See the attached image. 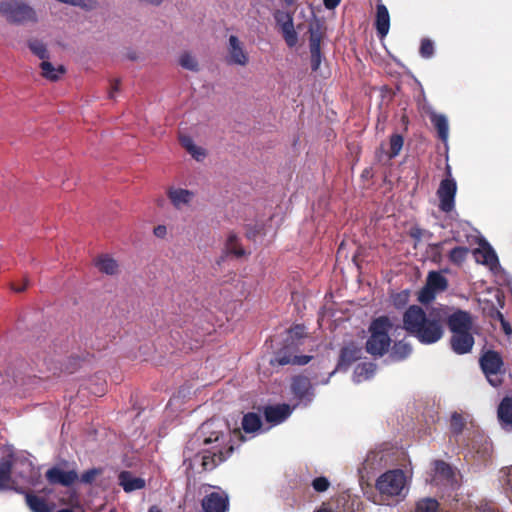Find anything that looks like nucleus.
<instances>
[{"label": "nucleus", "mask_w": 512, "mask_h": 512, "mask_svg": "<svg viewBox=\"0 0 512 512\" xmlns=\"http://www.w3.org/2000/svg\"><path fill=\"white\" fill-rule=\"evenodd\" d=\"M402 323L403 329L421 344H434L444 336V308L425 311L418 305H411L403 313Z\"/></svg>", "instance_id": "f257e3e1"}, {"label": "nucleus", "mask_w": 512, "mask_h": 512, "mask_svg": "<svg viewBox=\"0 0 512 512\" xmlns=\"http://www.w3.org/2000/svg\"><path fill=\"white\" fill-rule=\"evenodd\" d=\"M213 425V422L203 424V429L208 434L203 439V444L207 447L196 454V458L201 461L200 465L203 471L214 470L225 462L234 451L230 433L214 430L212 429Z\"/></svg>", "instance_id": "f03ea898"}, {"label": "nucleus", "mask_w": 512, "mask_h": 512, "mask_svg": "<svg viewBox=\"0 0 512 512\" xmlns=\"http://www.w3.org/2000/svg\"><path fill=\"white\" fill-rule=\"evenodd\" d=\"M392 326L388 316H379L371 321L368 328L370 335L365 344L368 354L373 357H382L389 351L391 347L389 332Z\"/></svg>", "instance_id": "7ed1b4c3"}, {"label": "nucleus", "mask_w": 512, "mask_h": 512, "mask_svg": "<svg viewBox=\"0 0 512 512\" xmlns=\"http://www.w3.org/2000/svg\"><path fill=\"white\" fill-rule=\"evenodd\" d=\"M479 367L493 387H499L503 383L506 373L505 363L502 355L493 349L482 350L479 356Z\"/></svg>", "instance_id": "20e7f679"}, {"label": "nucleus", "mask_w": 512, "mask_h": 512, "mask_svg": "<svg viewBox=\"0 0 512 512\" xmlns=\"http://www.w3.org/2000/svg\"><path fill=\"white\" fill-rule=\"evenodd\" d=\"M0 14L10 23L37 22L36 11L21 0L0 1Z\"/></svg>", "instance_id": "39448f33"}, {"label": "nucleus", "mask_w": 512, "mask_h": 512, "mask_svg": "<svg viewBox=\"0 0 512 512\" xmlns=\"http://www.w3.org/2000/svg\"><path fill=\"white\" fill-rule=\"evenodd\" d=\"M405 483L406 477L402 470H389L377 479L376 488L383 495L398 496L404 489Z\"/></svg>", "instance_id": "423d86ee"}, {"label": "nucleus", "mask_w": 512, "mask_h": 512, "mask_svg": "<svg viewBox=\"0 0 512 512\" xmlns=\"http://www.w3.org/2000/svg\"><path fill=\"white\" fill-rule=\"evenodd\" d=\"M447 177L441 180L437 190L439 199V209L442 212L450 213L455 207V196L457 192V183L451 175V168L449 165L446 167Z\"/></svg>", "instance_id": "0eeeda50"}, {"label": "nucleus", "mask_w": 512, "mask_h": 512, "mask_svg": "<svg viewBox=\"0 0 512 512\" xmlns=\"http://www.w3.org/2000/svg\"><path fill=\"white\" fill-rule=\"evenodd\" d=\"M448 280L438 271L428 273L425 286L419 291L418 301L422 304L431 303L436 294L448 288Z\"/></svg>", "instance_id": "6e6552de"}, {"label": "nucleus", "mask_w": 512, "mask_h": 512, "mask_svg": "<svg viewBox=\"0 0 512 512\" xmlns=\"http://www.w3.org/2000/svg\"><path fill=\"white\" fill-rule=\"evenodd\" d=\"M444 308V325L447 324L452 334L471 331L473 327V319L469 312L457 309L453 313H449V307Z\"/></svg>", "instance_id": "1a4fd4ad"}, {"label": "nucleus", "mask_w": 512, "mask_h": 512, "mask_svg": "<svg viewBox=\"0 0 512 512\" xmlns=\"http://www.w3.org/2000/svg\"><path fill=\"white\" fill-rule=\"evenodd\" d=\"M249 52L245 44L236 35H230L227 43L226 63L245 67L249 64Z\"/></svg>", "instance_id": "9d476101"}, {"label": "nucleus", "mask_w": 512, "mask_h": 512, "mask_svg": "<svg viewBox=\"0 0 512 512\" xmlns=\"http://www.w3.org/2000/svg\"><path fill=\"white\" fill-rule=\"evenodd\" d=\"M45 478L50 485L69 487L79 480V475L75 469L65 471L59 466H53L46 471Z\"/></svg>", "instance_id": "9b49d317"}, {"label": "nucleus", "mask_w": 512, "mask_h": 512, "mask_svg": "<svg viewBox=\"0 0 512 512\" xmlns=\"http://www.w3.org/2000/svg\"><path fill=\"white\" fill-rule=\"evenodd\" d=\"M201 506L204 512H228V494L225 491L211 492L202 499Z\"/></svg>", "instance_id": "f8f14e48"}, {"label": "nucleus", "mask_w": 512, "mask_h": 512, "mask_svg": "<svg viewBox=\"0 0 512 512\" xmlns=\"http://www.w3.org/2000/svg\"><path fill=\"white\" fill-rule=\"evenodd\" d=\"M475 340L471 331L452 334L450 338V346L453 352L458 355L470 353L474 346Z\"/></svg>", "instance_id": "ddd939ff"}, {"label": "nucleus", "mask_w": 512, "mask_h": 512, "mask_svg": "<svg viewBox=\"0 0 512 512\" xmlns=\"http://www.w3.org/2000/svg\"><path fill=\"white\" fill-rule=\"evenodd\" d=\"M360 357L361 348L354 342H350L341 348L336 370H347Z\"/></svg>", "instance_id": "4468645a"}, {"label": "nucleus", "mask_w": 512, "mask_h": 512, "mask_svg": "<svg viewBox=\"0 0 512 512\" xmlns=\"http://www.w3.org/2000/svg\"><path fill=\"white\" fill-rule=\"evenodd\" d=\"M291 390L299 400H311L313 396L312 385L310 379L306 376L298 375L293 377L291 382Z\"/></svg>", "instance_id": "2eb2a0df"}, {"label": "nucleus", "mask_w": 512, "mask_h": 512, "mask_svg": "<svg viewBox=\"0 0 512 512\" xmlns=\"http://www.w3.org/2000/svg\"><path fill=\"white\" fill-rule=\"evenodd\" d=\"M13 454H9L0 460V491L14 488L12 480Z\"/></svg>", "instance_id": "dca6fc26"}, {"label": "nucleus", "mask_w": 512, "mask_h": 512, "mask_svg": "<svg viewBox=\"0 0 512 512\" xmlns=\"http://www.w3.org/2000/svg\"><path fill=\"white\" fill-rule=\"evenodd\" d=\"M375 28L380 38L388 34L390 28V16L387 7L380 3L376 6Z\"/></svg>", "instance_id": "f3484780"}, {"label": "nucleus", "mask_w": 512, "mask_h": 512, "mask_svg": "<svg viewBox=\"0 0 512 512\" xmlns=\"http://www.w3.org/2000/svg\"><path fill=\"white\" fill-rule=\"evenodd\" d=\"M290 415V408L287 404L267 406L264 410L265 420L269 423L279 424Z\"/></svg>", "instance_id": "a211bd4d"}, {"label": "nucleus", "mask_w": 512, "mask_h": 512, "mask_svg": "<svg viewBox=\"0 0 512 512\" xmlns=\"http://www.w3.org/2000/svg\"><path fill=\"white\" fill-rule=\"evenodd\" d=\"M18 493H24L26 505L31 512H51V508L45 498L37 496L33 492H24L22 489H15Z\"/></svg>", "instance_id": "6ab92c4d"}, {"label": "nucleus", "mask_w": 512, "mask_h": 512, "mask_svg": "<svg viewBox=\"0 0 512 512\" xmlns=\"http://www.w3.org/2000/svg\"><path fill=\"white\" fill-rule=\"evenodd\" d=\"M119 484L125 492L140 490L145 487V480L140 477H134L129 471H122L119 474Z\"/></svg>", "instance_id": "aec40b11"}, {"label": "nucleus", "mask_w": 512, "mask_h": 512, "mask_svg": "<svg viewBox=\"0 0 512 512\" xmlns=\"http://www.w3.org/2000/svg\"><path fill=\"white\" fill-rule=\"evenodd\" d=\"M167 195L171 203L178 209L183 205L190 203L193 198V193L191 191L182 188H170Z\"/></svg>", "instance_id": "412c9836"}, {"label": "nucleus", "mask_w": 512, "mask_h": 512, "mask_svg": "<svg viewBox=\"0 0 512 512\" xmlns=\"http://www.w3.org/2000/svg\"><path fill=\"white\" fill-rule=\"evenodd\" d=\"M497 414L503 427L512 425V398L505 397L502 399L498 406Z\"/></svg>", "instance_id": "4be33fe9"}, {"label": "nucleus", "mask_w": 512, "mask_h": 512, "mask_svg": "<svg viewBox=\"0 0 512 512\" xmlns=\"http://www.w3.org/2000/svg\"><path fill=\"white\" fill-rule=\"evenodd\" d=\"M95 266L107 275H114L118 272V263L108 255H101L95 259Z\"/></svg>", "instance_id": "5701e85b"}, {"label": "nucleus", "mask_w": 512, "mask_h": 512, "mask_svg": "<svg viewBox=\"0 0 512 512\" xmlns=\"http://www.w3.org/2000/svg\"><path fill=\"white\" fill-rule=\"evenodd\" d=\"M430 120L438 133V137L442 141H446L449 134V126L446 116L442 114L433 113L430 116Z\"/></svg>", "instance_id": "b1692460"}, {"label": "nucleus", "mask_w": 512, "mask_h": 512, "mask_svg": "<svg viewBox=\"0 0 512 512\" xmlns=\"http://www.w3.org/2000/svg\"><path fill=\"white\" fill-rule=\"evenodd\" d=\"M412 352V347L404 340L397 341L391 347L390 358L394 361H401L407 358Z\"/></svg>", "instance_id": "393cba45"}, {"label": "nucleus", "mask_w": 512, "mask_h": 512, "mask_svg": "<svg viewBox=\"0 0 512 512\" xmlns=\"http://www.w3.org/2000/svg\"><path fill=\"white\" fill-rule=\"evenodd\" d=\"M474 255L478 262H481L488 266H494L498 263V257L491 246L484 247L482 249H476Z\"/></svg>", "instance_id": "a878e982"}, {"label": "nucleus", "mask_w": 512, "mask_h": 512, "mask_svg": "<svg viewBox=\"0 0 512 512\" xmlns=\"http://www.w3.org/2000/svg\"><path fill=\"white\" fill-rule=\"evenodd\" d=\"M40 68L42 70V76L51 81H57L60 76L66 72L64 66L59 65L55 68L51 62L45 60L41 62Z\"/></svg>", "instance_id": "bb28decb"}, {"label": "nucleus", "mask_w": 512, "mask_h": 512, "mask_svg": "<svg viewBox=\"0 0 512 512\" xmlns=\"http://www.w3.org/2000/svg\"><path fill=\"white\" fill-rule=\"evenodd\" d=\"M262 426L261 418L254 412L245 414L242 418V428L246 433H253L259 430Z\"/></svg>", "instance_id": "cd10ccee"}, {"label": "nucleus", "mask_w": 512, "mask_h": 512, "mask_svg": "<svg viewBox=\"0 0 512 512\" xmlns=\"http://www.w3.org/2000/svg\"><path fill=\"white\" fill-rule=\"evenodd\" d=\"M294 355L290 348L283 347L282 349L278 350L273 359H271L270 363L272 365H279V366H285V365H292Z\"/></svg>", "instance_id": "c85d7f7f"}, {"label": "nucleus", "mask_w": 512, "mask_h": 512, "mask_svg": "<svg viewBox=\"0 0 512 512\" xmlns=\"http://www.w3.org/2000/svg\"><path fill=\"white\" fill-rule=\"evenodd\" d=\"M226 251L228 254H232L237 258L245 255V250L239 244L238 237L235 233L231 232L227 238Z\"/></svg>", "instance_id": "c756f323"}, {"label": "nucleus", "mask_w": 512, "mask_h": 512, "mask_svg": "<svg viewBox=\"0 0 512 512\" xmlns=\"http://www.w3.org/2000/svg\"><path fill=\"white\" fill-rule=\"evenodd\" d=\"M414 512H439V502L434 498H423L416 502Z\"/></svg>", "instance_id": "7c9ffc66"}, {"label": "nucleus", "mask_w": 512, "mask_h": 512, "mask_svg": "<svg viewBox=\"0 0 512 512\" xmlns=\"http://www.w3.org/2000/svg\"><path fill=\"white\" fill-rule=\"evenodd\" d=\"M280 30L282 32V35H283V38H284L286 44L289 47L295 46L298 41V36L294 29L293 21L285 23L284 25H281Z\"/></svg>", "instance_id": "2f4dec72"}, {"label": "nucleus", "mask_w": 512, "mask_h": 512, "mask_svg": "<svg viewBox=\"0 0 512 512\" xmlns=\"http://www.w3.org/2000/svg\"><path fill=\"white\" fill-rule=\"evenodd\" d=\"M28 47L34 55H36L43 61L49 58L46 45L42 41L38 39H30L28 41Z\"/></svg>", "instance_id": "473e14b6"}, {"label": "nucleus", "mask_w": 512, "mask_h": 512, "mask_svg": "<svg viewBox=\"0 0 512 512\" xmlns=\"http://www.w3.org/2000/svg\"><path fill=\"white\" fill-rule=\"evenodd\" d=\"M469 249L464 246H457L453 248L449 253V260L455 265H462L466 260Z\"/></svg>", "instance_id": "72a5a7b5"}, {"label": "nucleus", "mask_w": 512, "mask_h": 512, "mask_svg": "<svg viewBox=\"0 0 512 512\" xmlns=\"http://www.w3.org/2000/svg\"><path fill=\"white\" fill-rule=\"evenodd\" d=\"M404 144L403 136L400 134H392L390 136V151L388 152V158L393 159L399 155Z\"/></svg>", "instance_id": "f704fd0d"}, {"label": "nucleus", "mask_w": 512, "mask_h": 512, "mask_svg": "<svg viewBox=\"0 0 512 512\" xmlns=\"http://www.w3.org/2000/svg\"><path fill=\"white\" fill-rule=\"evenodd\" d=\"M434 471L446 480H450L454 476L451 466L443 460H436L434 462Z\"/></svg>", "instance_id": "c9c22d12"}, {"label": "nucleus", "mask_w": 512, "mask_h": 512, "mask_svg": "<svg viewBox=\"0 0 512 512\" xmlns=\"http://www.w3.org/2000/svg\"><path fill=\"white\" fill-rule=\"evenodd\" d=\"M179 64L190 71H197L198 70V62L194 56H192L190 53L185 52L180 56Z\"/></svg>", "instance_id": "e433bc0d"}, {"label": "nucleus", "mask_w": 512, "mask_h": 512, "mask_svg": "<svg viewBox=\"0 0 512 512\" xmlns=\"http://www.w3.org/2000/svg\"><path fill=\"white\" fill-rule=\"evenodd\" d=\"M464 427H465V420H464L463 416L457 412H454L452 414L451 420H450L451 431L454 434L459 435L462 433Z\"/></svg>", "instance_id": "4c0bfd02"}, {"label": "nucleus", "mask_w": 512, "mask_h": 512, "mask_svg": "<svg viewBox=\"0 0 512 512\" xmlns=\"http://www.w3.org/2000/svg\"><path fill=\"white\" fill-rule=\"evenodd\" d=\"M102 473V468H92L83 472L79 479L84 484H92L95 481V479Z\"/></svg>", "instance_id": "58836bf2"}, {"label": "nucleus", "mask_w": 512, "mask_h": 512, "mask_svg": "<svg viewBox=\"0 0 512 512\" xmlns=\"http://www.w3.org/2000/svg\"><path fill=\"white\" fill-rule=\"evenodd\" d=\"M420 55L423 58H430L434 54V44L430 39H423L420 45Z\"/></svg>", "instance_id": "ea45409f"}, {"label": "nucleus", "mask_w": 512, "mask_h": 512, "mask_svg": "<svg viewBox=\"0 0 512 512\" xmlns=\"http://www.w3.org/2000/svg\"><path fill=\"white\" fill-rule=\"evenodd\" d=\"M330 486L329 480L324 477H317L312 481V487L316 492H325Z\"/></svg>", "instance_id": "a19ab883"}, {"label": "nucleus", "mask_w": 512, "mask_h": 512, "mask_svg": "<svg viewBox=\"0 0 512 512\" xmlns=\"http://www.w3.org/2000/svg\"><path fill=\"white\" fill-rule=\"evenodd\" d=\"M321 34L317 31L310 30L309 49L310 51H321Z\"/></svg>", "instance_id": "79ce46f5"}, {"label": "nucleus", "mask_w": 512, "mask_h": 512, "mask_svg": "<svg viewBox=\"0 0 512 512\" xmlns=\"http://www.w3.org/2000/svg\"><path fill=\"white\" fill-rule=\"evenodd\" d=\"M274 18H275L277 25H279V26L293 21V17L289 12H284V11H280V10H277L274 13Z\"/></svg>", "instance_id": "37998d69"}, {"label": "nucleus", "mask_w": 512, "mask_h": 512, "mask_svg": "<svg viewBox=\"0 0 512 512\" xmlns=\"http://www.w3.org/2000/svg\"><path fill=\"white\" fill-rule=\"evenodd\" d=\"M310 54L311 70L313 72H316L320 67L322 61V54L321 51H310Z\"/></svg>", "instance_id": "c03bdc74"}, {"label": "nucleus", "mask_w": 512, "mask_h": 512, "mask_svg": "<svg viewBox=\"0 0 512 512\" xmlns=\"http://www.w3.org/2000/svg\"><path fill=\"white\" fill-rule=\"evenodd\" d=\"M191 156L197 161H201L205 158L206 153L205 150L199 146L194 145L192 149L188 152Z\"/></svg>", "instance_id": "a18cd8bd"}, {"label": "nucleus", "mask_w": 512, "mask_h": 512, "mask_svg": "<svg viewBox=\"0 0 512 512\" xmlns=\"http://www.w3.org/2000/svg\"><path fill=\"white\" fill-rule=\"evenodd\" d=\"M312 359V356H308V355H294V358H293V362H292V365H306L310 362V360Z\"/></svg>", "instance_id": "49530a36"}, {"label": "nucleus", "mask_w": 512, "mask_h": 512, "mask_svg": "<svg viewBox=\"0 0 512 512\" xmlns=\"http://www.w3.org/2000/svg\"><path fill=\"white\" fill-rule=\"evenodd\" d=\"M180 143L187 150V152H189V150L192 149L195 145L192 138L189 136H181Z\"/></svg>", "instance_id": "de8ad7c7"}, {"label": "nucleus", "mask_w": 512, "mask_h": 512, "mask_svg": "<svg viewBox=\"0 0 512 512\" xmlns=\"http://www.w3.org/2000/svg\"><path fill=\"white\" fill-rule=\"evenodd\" d=\"M443 242L440 243H434L430 244L429 247L433 253V260H436L441 255V248H442Z\"/></svg>", "instance_id": "09e8293b"}, {"label": "nucleus", "mask_w": 512, "mask_h": 512, "mask_svg": "<svg viewBox=\"0 0 512 512\" xmlns=\"http://www.w3.org/2000/svg\"><path fill=\"white\" fill-rule=\"evenodd\" d=\"M260 233V229L256 226L254 227H249L246 231V237L248 239H251V240H254L258 234Z\"/></svg>", "instance_id": "8fccbe9b"}, {"label": "nucleus", "mask_w": 512, "mask_h": 512, "mask_svg": "<svg viewBox=\"0 0 512 512\" xmlns=\"http://www.w3.org/2000/svg\"><path fill=\"white\" fill-rule=\"evenodd\" d=\"M153 232L156 237L163 238L167 233V228L164 225H158L154 228Z\"/></svg>", "instance_id": "3c124183"}, {"label": "nucleus", "mask_w": 512, "mask_h": 512, "mask_svg": "<svg viewBox=\"0 0 512 512\" xmlns=\"http://www.w3.org/2000/svg\"><path fill=\"white\" fill-rule=\"evenodd\" d=\"M98 7V2L96 0H86L83 4L82 9L85 11H92Z\"/></svg>", "instance_id": "603ef678"}, {"label": "nucleus", "mask_w": 512, "mask_h": 512, "mask_svg": "<svg viewBox=\"0 0 512 512\" xmlns=\"http://www.w3.org/2000/svg\"><path fill=\"white\" fill-rule=\"evenodd\" d=\"M119 87H120V80L119 79H115V80H113L111 82V87H110V92H109V98L110 99L114 98V93L119 90Z\"/></svg>", "instance_id": "864d4df0"}, {"label": "nucleus", "mask_w": 512, "mask_h": 512, "mask_svg": "<svg viewBox=\"0 0 512 512\" xmlns=\"http://www.w3.org/2000/svg\"><path fill=\"white\" fill-rule=\"evenodd\" d=\"M422 235H423V230L421 228H412L410 230V236L417 241H419L421 239Z\"/></svg>", "instance_id": "5fc2aeb1"}, {"label": "nucleus", "mask_w": 512, "mask_h": 512, "mask_svg": "<svg viewBox=\"0 0 512 512\" xmlns=\"http://www.w3.org/2000/svg\"><path fill=\"white\" fill-rule=\"evenodd\" d=\"M323 2L327 9H334L340 4L341 0H323Z\"/></svg>", "instance_id": "6e6d98bb"}, {"label": "nucleus", "mask_w": 512, "mask_h": 512, "mask_svg": "<svg viewBox=\"0 0 512 512\" xmlns=\"http://www.w3.org/2000/svg\"><path fill=\"white\" fill-rule=\"evenodd\" d=\"M28 286V280L25 279L22 285L17 286L16 284H13L12 289L15 292H22L24 291Z\"/></svg>", "instance_id": "4d7b16f0"}, {"label": "nucleus", "mask_w": 512, "mask_h": 512, "mask_svg": "<svg viewBox=\"0 0 512 512\" xmlns=\"http://www.w3.org/2000/svg\"><path fill=\"white\" fill-rule=\"evenodd\" d=\"M21 465H23L26 468V470L32 471L33 469L32 463L28 460H22Z\"/></svg>", "instance_id": "13d9d810"}, {"label": "nucleus", "mask_w": 512, "mask_h": 512, "mask_svg": "<svg viewBox=\"0 0 512 512\" xmlns=\"http://www.w3.org/2000/svg\"><path fill=\"white\" fill-rule=\"evenodd\" d=\"M85 1L86 0H72L71 5L82 8Z\"/></svg>", "instance_id": "bf43d9fd"}, {"label": "nucleus", "mask_w": 512, "mask_h": 512, "mask_svg": "<svg viewBox=\"0 0 512 512\" xmlns=\"http://www.w3.org/2000/svg\"><path fill=\"white\" fill-rule=\"evenodd\" d=\"M507 483H508V485L510 486V488L512 490V468L509 469V472L507 474Z\"/></svg>", "instance_id": "052dcab7"}, {"label": "nucleus", "mask_w": 512, "mask_h": 512, "mask_svg": "<svg viewBox=\"0 0 512 512\" xmlns=\"http://www.w3.org/2000/svg\"><path fill=\"white\" fill-rule=\"evenodd\" d=\"M148 512H162V510L158 506L153 505L149 508Z\"/></svg>", "instance_id": "680f3d73"}, {"label": "nucleus", "mask_w": 512, "mask_h": 512, "mask_svg": "<svg viewBox=\"0 0 512 512\" xmlns=\"http://www.w3.org/2000/svg\"><path fill=\"white\" fill-rule=\"evenodd\" d=\"M286 6H292L295 3V0H283Z\"/></svg>", "instance_id": "e2e57ef3"}, {"label": "nucleus", "mask_w": 512, "mask_h": 512, "mask_svg": "<svg viewBox=\"0 0 512 512\" xmlns=\"http://www.w3.org/2000/svg\"><path fill=\"white\" fill-rule=\"evenodd\" d=\"M57 512H74V511L69 508H63V509L58 510Z\"/></svg>", "instance_id": "0e129e2a"}, {"label": "nucleus", "mask_w": 512, "mask_h": 512, "mask_svg": "<svg viewBox=\"0 0 512 512\" xmlns=\"http://www.w3.org/2000/svg\"><path fill=\"white\" fill-rule=\"evenodd\" d=\"M316 512H333V511L322 508V509L317 510Z\"/></svg>", "instance_id": "69168bd1"}, {"label": "nucleus", "mask_w": 512, "mask_h": 512, "mask_svg": "<svg viewBox=\"0 0 512 512\" xmlns=\"http://www.w3.org/2000/svg\"><path fill=\"white\" fill-rule=\"evenodd\" d=\"M19 476L22 478V479H26L28 480V478L26 476H24V474L22 472L19 473Z\"/></svg>", "instance_id": "338daca9"}, {"label": "nucleus", "mask_w": 512, "mask_h": 512, "mask_svg": "<svg viewBox=\"0 0 512 512\" xmlns=\"http://www.w3.org/2000/svg\"><path fill=\"white\" fill-rule=\"evenodd\" d=\"M503 327H504L505 332L509 333L508 326H506V324H503Z\"/></svg>", "instance_id": "774afa93"}]
</instances>
